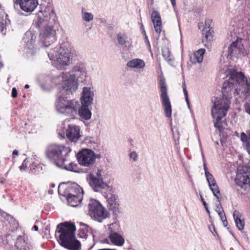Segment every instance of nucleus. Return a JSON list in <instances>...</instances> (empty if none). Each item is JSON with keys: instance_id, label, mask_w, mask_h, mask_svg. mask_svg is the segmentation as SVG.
<instances>
[{"instance_id": "1", "label": "nucleus", "mask_w": 250, "mask_h": 250, "mask_svg": "<svg viewBox=\"0 0 250 250\" xmlns=\"http://www.w3.org/2000/svg\"><path fill=\"white\" fill-rule=\"evenodd\" d=\"M243 76L242 74H238L235 71L231 73L230 79L229 83H223L222 87V96L221 98L215 97L212 100L213 105L211 108V114L214 119V126L218 129H221L222 125L220 122L221 119L226 116L227 111L229 108L230 104L231 94H229L230 89V85L233 83L235 79L236 82L244 81Z\"/></svg>"}, {"instance_id": "2", "label": "nucleus", "mask_w": 250, "mask_h": 250, "mask_svg": "<svg viewBox=\"0 0 250 250\" xmlns=\"http://www.w3.org/2000/svg\"><path fill=\"white\" fill-rule=\"evenodd\" d=\"M35 25L39 28L43 26L44 29L40 33V40L44 47L51 46L57 40V32L59 30L60 24L57 17L53 9L47 13L40 11L38 14L37 20Z\"/></svg>"}, {"instance_id": "3", "label": "nucleus", "mask_w": 250, "mask_h": 250, "mask_svg": "<svg viewBox=\"0 0 250 250\" xmlns=\"http://www.w3.org/2000/svg\"><path fill=\"white\" fill-rule=\"evenodd\" d=\"M89 105L82 104L79 108V102L75 100H68L67 98L60 96L55 103V108L57 111L62 114L74 116L78 114L82 119L89 120L91 117V112L88 107Z\"/></svg>"}, {"instance_id": "4", "label": "nucleus", "mask_w": 250, "mask_h": 250, "mask_svg": "<svg viewBox=\"0 0 250 250\" xmlns=\"http://www.w3.org/2000/svg\"><path fill=\"white\" fill-rule=\"evenodd\" d=\"M75 226L68 223L58 225L56 232L59 233V242L61 246L70 250H80L81 243L75 236Z\"/></svg>"}, {"instance_id": "5", "label": "nucleus", "mask_w": 250, "mask_h": 250, "mask_svg": "<svg viewBox=\"0 0 250 250\" xmlns=\"http://www.w3.org/2000/svg\"><path fill=\"white\" fill-rule=\"evenodd\" d=\"M47 52L49 59L54 61V65L58 69H65L72 62V54L62 46L52 48Z\"/></svg>"}, {"instance_id": "6", "label": "nucleus", "mask_w": 250, "mask_h": 250, "mask_svg": "<svg viewBox=\"0 0 250 250\" xmlns=\"http://www.w3.org/2000/svg\"><path fill=\"white\" fill-rule=\"evenodd\" d=\"M71 149L63 145H51L46 150V156L51 160L58 161L62 164L67 160V156Z\"/></svg>"}, {"instance_id": "7", "label": "nucleus", "mask_w": 250, "mask_h": 250, "mask_svg": "<svg viewBox=\"0 0 250 250\" xmlns=\"http://www.w3.org/2000/svg\"><path fill=\"white\" fill-rule=\"evenodd\" d=\"M88 214L94 220L101 222L110 216L109 212L97 200L90 199L88 204Z\"/></svg>"}, {"instance_id": "8", "label": "nucleus", "mask_w": 250, "mask_h": 250, "mask_svg": "<svg viewBox=\"0 0 250 250\" xmlns=\"http://www.w3.org/2000/svg\"><path fill=\"white\" fill-rule=\"evenodd\" d=\"M233 71H235V72H236L238 74H242L244 77L243 78L244 79H243L244 82L246 81L247 83L245 84V83H242V82H236V80L235 79L233 83H232L231 84H229L230 85V88L229 89V94H231V95L232 94H231V91L232 89H234L235 91L238 94H239V93L238 92V90L239 91L242 90V93H244L246 95V97H247L248 96H250V94H248L250 93V83L248 82L247 78L241 72H238L234 69H230V68L227 69L225 71V73H227V75L229 77V79H228V81L227 82H225L224 83H229V82L230 79L231 73Z\"/></svg>"}, {"instance_id": "9", "label": "nucleus", "mask_w": 250, "mask_h": 250, "mask_svg": "<svg viewBox=\"0 0 250 250\" xmlns=\"http://www.w3.org/2000/svg\"><path fill=\"white\" fill-rule=\"evenodd\" d=\"M223 54L231 60L244 56L247 51L244 47L242 39H238L233 42L228 47L227 50L223 51Z\"/></svg>"}, {"instance_id": "10", "label": "nucleus", "mask_w": 250, "mask_h": 250, "mask_svg": "<svg viewBox=\"0 0 250 250\" xmlns=\"http://www.w3.org/2000/svg\"><path fill=\"white\" fill-rule=\"evenodd\" d=\"M60 87L62 92L68 95L72 94L78 87V83L75 75L69 73H63Z\"/></svg>"}, {"instance_id": "11", "label": "nucleus", "mask_w": 250, "mask_h": 250, "mask_svg": "<svg viewBox=\"0 0 250 250\" xmlns=\"http://www.w3.org/2000/svg\"><path fill=\"white\" fill-rule=\"evenodd\" d=\"M160 98L162 104L164 108L165 116L170 118L172 114V108L170 101L167 94V88L165 80L161 79L160 81Z\"/></svg>"}, {"instance_id": "12", "label": "nucleus", "mask_w": 250, "mask_h": 250, "mask_svg": "<svg viewBox=\"0 0 250 250\" xmlns=\"http://www.w3.org/2000/svg\"><path fill=\"white\" fill-rule=\"evenodd\" d=\"M79 163L84 167H89L94 163V152L89 149H83L77 154Z\"/></svg>"}, {"instance_id": "13", "label": "nucleus", "mask_w": 250, "mask_h": 250, "mask_svg": "<svg viewBox=\"0 0 250 250\" xmlns=\"http://www.w3.org/2000/svg\"><path fill=\"white\" fill-rule=\"evenodd\" d=\"M109 193L106 195L107 202V207L113 213L117 215L120 213V202L118 196L113 193L112 189L111 191H108Z\"/></svg>"}, {"instance_id": "14", "label": "nucleus", "mask_w": 250, "mask_h": 250, "mask_svg": "<svg viewBox=\"0 0 250 250\" xmlns=\"http://www.w3.org/2000/svg\"><path fill=\"white\" fill-rule=\"evenodd\" d=\"M65 136L71 142L76 143L81 137L80 127L75 125H69L65 130Z\"/></svg>"}, {"instance_id": "15", "label": "nucleus", "mask_w": 250, "mask_h": 250, "mask_svg": "<svg viewBox=\"0 0 250 250\" xmlns=\"http://www.w3.org/2000/svg\"><path fill=\"white\" fill-rule=\"evenodd\" d=\"M246 167H239L236 176V181L240 186L249 185L250 187V172H247Z\"/></svg>"}, {"instance_id": "16", "label": "nucleus", "mask_w": 250, "mask_h": 250, "mask_svg": "<svg viewBox=\"0 0 250 250\" xmlns=\"http://www.w3.org/2000/svg\"><path fill=\"white\" fill-rule=\"evenodd\" d=\"M94 93L91 86H84L83 88L81 101L82 104L91 105L93 103Z\"/></svg>"}, {"instance_id": "17", "label": "nucleus", "mask_w": 250, "mask_h": 250, "mask_svg": "<svg viewBox=\"0 0 250 250\" xmlns=\"http://www.w3.org/2000/svg\"><path fill=\"white\" fill-rule=\"evenodd\" d=\"M89 184L95 191H98L101 189L107 188L108 191H111V188L103 181L102 178H97L92 174L90 175Z\"/></svg>"}, {"instance_id": "18", "label": "nucleus", "mask_w": 250, "mask_h": 250, "mask_svg": "<svg viewBox=\"0 0 250 250\" xmlns=\"http://www.w3.org/2000/svg\"><path fill=\"white\" fill-rule=\"evenodd\" d=\"M16 4H19L21 9L27 13L33 12L38 5V0H17Z\"/></svg>"}, {"instance_id": "19", "label": "nucleus", "mask_w": 250, "mask_h": 250, "mask_svg": "<svg viewBox=\"0 0 250 250\" xmlns=\"http://www.w3.org/2000/svg\"><path fill=\"white\" fill-rule=\"evenodd\" d=\"M66 196H83V191L79 185L73 183L68 186L66 189Z\"/></svg>"}, {"instance_id": "20", "label": "nucleus", "mask_w": 250, "mask_h": 250, "mask_svg": "<svg viewBox=\"0 0 250 250\" xmlns=\"http://www.w3.org/2000/svg\"><path fill=\"white\" fill-rule=\"evenodd\" d=\"M151 17L155 31L159 34L162 30V21L160 14L157 11H153Z\"/></svg>"}, {"instance_id": "21", "label": "nucleus", "mask_w": 250, "mask_h": 250, "mask_svg": "<svg viewBox=\"0 0 250 250\" xmlns=\"http://www.w3.org/2000/svg\"><path fill=\"white\" fill-rule=\"evenodd\" d=\"M108 238L114 245L122 247L125 244L124 238L117 232H112V233H109Z\"/></svg>"}, {"instance_id": "22", "label": "nucleus", "mask_w": 250, "mask_h": 250, "mask_svg": "<svg viewBox=\"0 0 250 250\" xmlns=\"http://www.w3.org/2000/svg\"><path fill=\"white\" fill-rule=\"evenodd\" d=\"M73 71L75 72L76 75H79V77L81 79H84L87 75V71L84 63L83 62H78L74 67Z\"/></svg>"}, {"instance_id": "23", "label": "nucleus", "mask_w": 250, "mask_h": 250, "mask_svg": "<svg viewBox=\"0 0 250 250\" xmlns=\"http://www.w3.org/2000/svg\"><path fill=\"white\" fill-rule=\"evenodd\" d=\"M209 20L206 21H205V27L202 30L203 35V42H204L205 40L207 42H210L212 40V32L209 28Z\"/></svg>"}, {"instance_id": "24", "label": "nucleus", "mask_w": 250, "mask_h": 250, "mask_svg": "<svg viewBox=\"0 0 250 250\" xmlns=\"http://www.w3.org/2000/svg\"><path fill=\"white\" fill-rule=\"evenodd\" d=\"M128 67L131 68L142 69L145 67V62L140 59H134L128 61L126 64Z\"/></svg>"}, {"instance_id": "25", "label": "nucleus", "mask_w": 250, "mask_h": 250, "mask_svg": "<svg viewBox=\"0 0 250 250\" xmlns=\"http://www.w3.org/2000/svg\"><path fill=\"white\" fill-rule=\"evenodd\" d=\"M208 186L212 191L214 196L218 199H219L220 190L214 177L207 180Z\"/></svg>"}, {"instance_id": "26", "label": "nucleus", "mask_w": 250, "mask_h": 250, "mask_svg": "<svg viewBox=\"0 0 250 250\" xmlns=\"http://www.w3.org/2000/svg\"><path fill=\"white\" fill-rule=\"evenodd\" d=\"M248 135L244 132L241 133L240 135V139L243 143V145L248 152L250 155V130L247 131Z\"/></svg>"}, {"instance_id": "27", "label": "nucleus", "mask_w": 250, "mask_h": 250, "mask_svg": "<svg viewBox=\"0 0 250 250\" xmlns=\"http://www.w3.org/2000/svg\"><path fill=\"white\" fill-rule=\"evenodd\" d=\"M233 218L238 229L242 230L244 229V222L241 219V214L238 210H235L233 214Z\"/></svg>"}, {"instance_id": "28", "label": "nucleus", "mask_w": 250, "mask_h": 250, "mask_svg": "<svg viewBox=\"0 0 250 250\" xmlns=\"http://www.w3.org/2000/svg\"><path fill=\"white\" fill-rule=\"evenodd\" d=\"M68 204L73 207H77L81 202L83 199V196L75 195L74 196H67Z\"/></svg>"}, {"instance_id": "29", "label": "nucleus", "mask_w": 250, "mask_h": 250, "mask_svg": "<svg viewBox=\"0 0 250 250\" xmlns=\"http://www.w3.org/2000/svg\"><path fill=\"white\" fill-rule=\"evenodd\" d=\"M162 55L165 60L170 65L173 63L174 58L171 54L169 49L167 47H164L162 48Z\"/></svg>"}, {"instance_id": "30", "label": "nucleus", "mask_w": 250, "mask_h": 250, "mask_svg": "<svg viewBox=\"0 0 250 250\" xmlns=\"http://www.w3.org/2000/svg\"><path fill=\"white\" fill-rule=\"evenodd\" d=\"M62 164V166H59L58 163H56V165L61 168H63L71 171L78 172L77 165L75 163L71 162L67 165H65L64 163Z\"/></svg>"}, {"instance_id": "31", "label": "nucleus", "mask_w": 250, "mask_h": 250, "mask_svg": "<svg viewBox=\"0 0 250 250\" xmlns=\"http://www.w3.org/2000/svg\"><path fill=\"white\" fill-rule=\"evenodd\" d=\"M15 246L18 248V249L21 250L23 249L24 250H27V249H29L27 243H26L25 240H23L21 237L18 238L16 242Z\"/></svg>"}, {"instance_id": "32", "label": "nucleus", "mask_w": 250, "mask_h": 250, "mask_svg": "<svg viewBox=\"0 0 250 250\" xmlns=\"http://www.w3.org/2000/svg\"><path fill=\"white\" fill-rule=\"evenodd\" d=\"M117 38L118 43L120 45H123L127 43H129V39L125 34L118 33L117 35Z\"/></svg>"}, {"instance_id": "33", "label": "nucleus", "mask_w": 250, "mask_h": 250, "mask_svg": "<svg viewBox=\"0 0 250 250\" xmlns=\"http://www.w3.org/2000/svg\"><path fill=\"white\" fill-rule=\"evenodd\" d=\"M82 18L83 21L90 22L93 20L94 16L91 13L86 12L84 8H83L82 9Z\"/></svg>"}, {"instance_id": "34", "label": "nucleus", "mask_w": 250, "mask_h": 250, "mask_svg": "<svg viewBox=\"0 0 250 250\" xmlns=\"http://www.w3.org/2000/svg\"><path fill=\"white\" fill-rule=\"evenodd\" d=\"M205 52V49H200L194 53V57L195 58L197 62L201 63L203 61Z\"/></svg>"}, {"instance_id": "35", "label": "nucleus", "mask_w": 250, "mask_h": 250, "mask_svg": "<svg viewBox=\"0 0 250 250\" xmlns=\"http://www.w3.org/2000/svg\"><path fill=\"white\" fill-rule=\"evenodd\" d=\"M120 227L117 223H112L108 225V230L109 233H112V232H117L119 230Z\"/></svg>"}, {"instance_id": "36", "label": "nucleus", "mask_w": 250, "mask_h": 250, "mask_svg": "<svg viewBox=\"0 0 250 250\" xmlns=\"http://www.w3.org/2000/svg\"><path fill=\"white\" fill-rule=\"evenodd\" d=\"M182 88H183L184 94V95L185 97V100H186V103L187 104L188 107L189 108L190 104H189V101L188 97V91L187 90L186 83L185 82H183L182 83Z\"/></svg>"}, {"instance_id": "37", "label": "nucleus", "mask_w": 250, "mask_h": 250, "mask_svg": "<svg viewBox=\"0 0 250 250\" xmlns=\"http://www.w3.org/2000/svg\"><path fill=\"white\" fill-rule=\"evenodd\" d=\"M242 29L246 34L248 35L250 34V19L248 20V21L243 26Z\"/></svg>"}, {"instance_id": "38", "label": "nucleus", "mask_w": 250, "mask_h": 250, "mask_svg": "<svg viewBox=\"0 0 250 250\" xmlns=\"http://www.w3.org/2000/svg\"><path fill=\"white\" fill-rule=\"evenodd\" d=\"M203 167H204L205 174V176L206 177L207 180L213 177V175L211 173H210L208 171V168H207V165H206V164L205 162L204 163Z\"/></svg>"}, {"instance_id": "39", "label": "nucleus", "mask_w": 250, "mask_h": 250, "mask_svg": "<svg viewBox=\"0 0 250 250\" xmlns=\"http://www.w3.org/2000/svg\"><path fill=\"white\" fill-rule=\"evenodd\" d=\"M129 158L133 162H136L139 159V156L136 151H133L129 153Z\"/></svg>"}, {"instance_id": "40", "label": "nucleus", "mask_w": 250, "mask_h": 250, "mask_svg": "<svg viewBox=\"0 0 250 250\" xmlns=\"http://www.w3.org/2000/svg\"><path fill=\"white\" fill-rule=\"evenodd\" d=\"M244 107L245 112L250 115V99L247 101L245 104Z\"/></svg>"}, {"instance_id": "41", "label": "nucleus", "mask_w": 250, "mask_h": 250, "mask_svg": "<svg viewBox=\"0 0 250 250\" xmlns=\"http://www.w3.org/2000/svg\"><path fill=\"white\" fill-rule=\"evenodd\" d=\"M80 231H81L80 233V237L82 238H85V237L86 236V234L88 232L87 228H85L83 229H81Z\"/></svg>"}, {"instance_id": "42", "label": "nucleus", "mask_w": 250, "mask_h": 250, "mask_svg": "<svg viewBox=\"0 0 250 250\" xmlns=\"http://www.w3.org/2000/svg\"><path fill=\"white\" fill-rule=\"evenodd\" d=\"M4 27V20L0 16V32L2 31Z\"/></svg>"}, {"instance_id": "43", "label": "nucleus", "mask_w": 250, "mask_h": 250, "mask_svg": "<svg viewBox=\"0 0 250 250\" xmlns=\"http://www.w3.org/2000/svg\"><path fill=\"white\" fill-rule=\"evenodd\" d=\"M208 229L209 231L212 233V234L215 236L216 234V231L214 227L213 226H208Z\"/></svg>"}, {"instance_id": "44", "label": "nucleus", "mask_w": 250, "mask_h": 250, "mask_svg": "<svg viewBox=\"0 0 250 250\" xmlns=\"http://www.w3.org/2000/svg\"><path fill=\"white\" fill-rule=\"evenodd\" d=\"M201 200H202V201L203 202V205H204L205 208H206V211H207L208 214H209L210 212H209V209L208 208V206H207V204L206 202L204 201V199L202 197H201Z\"/></svg>"}, {"instance_id": "45", "label": "nucleus", "mask_w": 250, "mask_h": 250, "mask_svg": "<svg viewBox=\"0 0 250 250\" xmlns=\"http://www.w3.org/2000/svg\"><path fill=\"white\" fill-rule=\"evenodd\" d=\"M218 214L221 220H222L223 219H225L226 218V215L225 214L224 211L220 212L219 210V213H218Z\"/></svg>"}, {"instance_id": "46", "label": "nucleus", "mask_w": 250, "mask_h": 250, "mask_svg": "<svg viewBox=\"0 0 250 250\" xmlns=\"http://www.w3.org/2000/svg\"><path fill=\"white\" fill-rule=\"evenodd\" d=\"M17 96V92L16 88L13 87L12 90V96L13 98H16Z\"/></svg>"}, {"instance_id": "47", "label": "nucleus", "mask_w": 250, "mask_h": 250, "mask_svg": "<svg viewBox=\"0 0 250 250\" xmlns=\"http://www.w3.org/2000/svg\"><path fill=\"white\" fill-rule=\"evenodd\" d=\"M171 4L172 5V7L173 8L174 11L176 12V0H170Z\"/></svg>"}, {"instance_id": "48", "label": "nucleus", "mask_w": 250, "mask_h": 250, "mask_svg": "<svg viewBox=\"0 0 250 250\" xmlns=\"http://www.w3.org/2000/svg\"><path fill=\"white\" fill-rule=\"evenodd\" d=\"M95 177H97V178H102V174H101V170L100 169H98L96 172V176Z\"/></svg>"}, {"instance_id": "49", "label": "nucleus", "mask_w": 250, "mask_h": 250, "mask_svg": "<svg viewBox=\"0 0 250 250\" xmlns=\"http://www.w3.org/2000/svg\"><path fill=\"white\" fill-rule=\"evenodd\" d=\"M219 210L220 212H222L223 211V209L220 205H218L216 207V211L218 213H219Z\"/></svg>"}, {"instance_id": "50", "label": "nucleus", "mask_w": 250, "mask_h": 250, "mask_svg": "<svg viewBox=\"0 0 250 250\" xmlns=\"http://www.w3.org/2000/svg\"><path fill=\"white\" fill-rule=\"evenodd\" d=\"M94 161H95V159L96 158H100L101 157V156L100 154H95L94 153Z\"/></svg>"}, {"instance_id": "51", "label": "nucleus", "mask_w": 250, "mask_h": 250, "mask_svg": "<svg viewBox=\"0 0 250 250\" xmlns=\"http://www.w3.org/2000/svg\"><path fill=\"white\" fill-rule=\"evenodd\" d=\"M222 221L223 222V225L225 227L227 226L228 222L226 218L225 219L222 220Z\"/></svg>"}, {"instance_id": "52", "label": "nucleus", "mask_w": 250, "mask_h": 250, "mask_svg": "<svg viewBox=\"0 0 250 250\" xmlns=\"http://www.w3.org/2000/svg\"><path fill=\"white\" fill-rule=\"evenodd\" d=\"M13 155H18V154H19V152L17 150H14L13 151V153H12Z\"/></svg>"}, {"instance_id": "53", "label": "nucleus", "mask_w": 250, "mask_h": 250, "mask_svg": "<svg viewBox=\"0 0 250 250\" xmlns=\"http://www.w3.org/2000/svg\"><path fill=\"white\" fill-rule=\"evenodd\" d=\"M145 39H146V41L147 43V45H148L149 48L150 49V43L148 42V39L147 38L146 36Z\"/></svg>"}, {"instance_id": "54", "label": "nucleus", "mask_w": 250, "mask_h": 250, "mask_svg": "<svg viewBox=\"0 0 250 250\" xmlns=\"http://www.w3.org/2000/svg\"><path fill=\"white\" fill-rule=\"evenodd\" d=\"M98 250H117L115 249H99Z\"/></svg>"}, {"instance_id": "55", "label": "nucleus", "mask_w": 250, "mask_h": 250, "mask_svg": "<svg viewBox=\"0 0 250 250\" xmlns=\"http://www.w3.org/2000/svg\"><path fill=\"white\" fill-rule=\"evenodd\" d=\"M33 228H34V229H35V230H36V231H38V226H36V225H34V226H33Z\"/></svg>"}, {"instance_id": "56", "label": "nucleus", "mask_w": 250, "mask_h": 250, "mask_svg": "<svg viewBox=\"0 0 250 250\" xmlns=\"http://www.w3.org/2000/svg\"><path fill=\"white\" fill-rule=\"evenodd\" d=\"M20 169L24 170L25 169V167L24 166V165L22 164L21 166L20 167Z\"/></svg>"}, {"instance_id": "57", "label": "nucleus", "mask_w": 250, "mask_h": 250, "mask_svg": "<svg viewBox=\"0 0 250 250\" xmlns=\"http://www.w3.org/2000/svg\"><path fill=\"white\" fill-rule=\"evenodd\" d=\"M29 85L28 84H25V86H24V88H29Z\"/></svg>"}, {"instance_id": "58", "label": "nucleus", "mask_w": 250, "mask_h": 250, "mask_svg": "<svg viewBox=\"0 0 250 250\" xmlns=\"http://www.w3.org/2000/svg\"><path fill=\"white\" fill-rule=\"evenodd\" d=\"M4 180H0V184H3L4 183Z\"/></svg>"}, {"instance_id": "59", "label": "nucleus", "mask_w": 250, "mask_h": 250, "mask_svg": "<svg viewBox=\"0 0 250 250\" xmlns=\"http://www.w3.org/2000/svg\"><path fill=\"white\" fill-rule=\"evenodd\" d=\"M31 34V33L30 32L26 33V35H29Z\"/></svg>"}, {"instance_id": "60", "label": "nucleus", "mask_w": 250, "mask_h": 250, "mask_svg": "<svg viewBox=\"0 0 250 250\" xmlns=\"http://www.w3.org/2000/svg\"><path fill=\"white\" fill-rule=\"evenodd\" d=\"M81 225L82 226H87V225H86L85 224H84V223H81Z\"/></svg>"}, {"instance_id": "61", "label": "nucleus", "mask_w": 250, "mask_h": 250, "mask_svg": "<svg viewBox=\"0 0 250 250\" xmlns=\"http://www.w3.org/2000/svg\"><path fill=\"white\" fill-rule=\"evenodd\" d=\"M55 185L54 184H52V185H51V187H52V188H54V187H55Z\"/></svg>"}, {"instance_id": "62", "label": "nucleus", "mask_w": 250, "mask_h": 250, "mask_svg": "<svg viewBox=\"0 0 250 250\" xmlns=\"http://www.w3.org/2000/svg\"><path fill=\"white\" fill-rule=\"evenodd\" d=\"M31 40H33V36H32Z\"/></svg>"}, {"instance_id": "63", "label": "nucleus", "mask_w": 250, "mask_h": 250, "mask_svg": "<svg viewBox=\"0 0 250 250\" xmlns=\"http://www.w3.org/2000/svg\"><path fill=\"white\" fill-rule=\"evenodd\" d=\"M107 241H108V240H105V242H107Z\"/></svg>"}, {"instance_id": "64", "label": "nucleus", "mask_w": 250, "mask_h": 250, "mask_svg": "<svg viewBox=\"0 0 250 250\" xmlns=\"http://www.w3.org/2000/svg\"><path fill=\"white\" fill-rule=\"evenodd\" d=\"M152 0H151V4H152Z\"/></svg>"}]
</instances>
